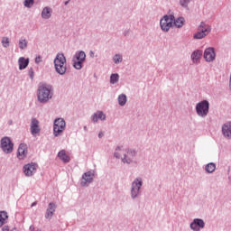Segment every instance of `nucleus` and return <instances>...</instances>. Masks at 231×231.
<instances>
[{"instance_id": "f257e3e1", "label": "nucleus", "mask_w": 231, "mask_h": 231, "mask_svg": "<svg viewBox=\"0 0 231 231\" xmlns=\"http://www.w3.org/2000/svg\"><path fill=\"white\" fill-rule=\"evenodd\" d=\"M116 158H121L124 163H133L136 152L134 150H124L121 147H117L115 152Z\"/></svg>"}, {"instance_id": "f03ea898", "label": "nucleus", "mask_w": 231, "mask_h": 231, "mask_svg": "<svg viewBox=\"0 0 231 231\" xmlns=\"http://www.w3.org/2000/svg\"><path fill=\"white\" fill-rule=\"evenodd\" d=\"M51 97H53L51 87L44 84L39 86L37 91V98L41 104H46V102H48Z\"/></svg>"}, {"instance_id": "7ed1b4c3", "label": "nucleus", "mask_w": 231, "mask_h": 231, "mask_svg": "<svg viewBox=\"0 0 231 231\" xmlns=\"http://www.w3.org/2000/svg\"><path fill=\"white\" fill-rule=\"evenodd\" d=\"M54 68H55V70L59 73V75L66 74L68 67L66 65V57L64 56V54L62 53L57 54L54 60Z\"/></svg>"}, {"instance_id": "20e7f679", "label": "nucleus", "mask_w": 231, "mask_h": 231, "mask_svg": "<svg viewBox=\"0 0 231 231\" xmlns=\"http://www.w3.org/2000/svg\"><path fill=\"white\" fill-rule=\"evenodd\" d=\"M174 23V15H164L162 19H161L160 24L162 32H167L172 28V24Z\"/></svg>"}, {"instance_id": "39448f33", "label": "nucleus", "mask_w": 231, "mask_h": 231, "mask_svg": "<svg viewBox=\"0 0 231 231\" xmlns=\"http://www.w3.org/2000/svg\"><path fill=\"white\" fill-rule=\"evenodd\" d=\"M66 129V122L62 118H58L54 121L53 134L54 136H60Z\"/></svg>"}, {"instance_id": "423d86ee", "label": "nucleus", "mask_w": 231, "mask_h": 231, "mask_svg": "<svg viewBox=\"0 0 231 231\" xmlns=\"http://www.w3.org/2000/svg\"><path fill=\"white\" fill-rule=\"evenodd\" d=\"M84 60H86V52H77L73 58V67L76 69H82V64L84 63Z\"/></svg>"}, {"instance_id": "0eeeda50", "label": "nucleus", "mask_w": 231, "mask_h": 231, "mask_svg": "<svg viewBox=\"0 0 231 231\" xmlns=\"http://www.w3.org/2000/svg\"><path fill=\"white\" fill-rule=\"evenodd\" d=\"M208 107H209V104L208 101L204 100L199 102L197 106H196V111H197V115H199V116H207V115H208Z\"/></svg>"}, {"instance_id": "6e6552de", "label": "nucleus", "mask_w": 231, "mask_h": 231, "mask_svg": "<svg viewBox=\"0 0 231 231\" xmlns=\"http://www.w3.org/2000/svg\"><path fill=\"white\" fill-rule=\"evenodd\" d=\"M1 148L4 152L6 154H10L14 151V144L12 143V141L8 137H4L1 140Z\"/></svg>"}, {"instance_id": "1a4fd4ad", "label": "nucleus", "mask_w": 231, "mask_h": 231, "mask_svg": "<svg viewBox=\"0 0 231 231\" xmlns=\"http://www.w3.org/2000/svg\"><path fill=\"white\" fill-rule=\"evenodd\" d=\"M142 188V179L135 180L132 184V198H136Z\"/></svg>"}, {"instance_id": "9d476101", "label": "nucleus", "mask_w": 231, "mask_h": 231, "mask_svg": "<svg viewBox=\"0 0 231 231\" xmlns=\"http://www.w3.org/2000/svg\"><path fill=\"white\" fill-rule=\"evenodd\" d=\"M204 59L207 60V62H212V60H215L216 51H214V48L209 47V48L205 50Z\"/></svg>"}, {"instance_id": "9b49d317", "label": "nucleus", "mask_w": 231, "mask_h": 231, "mask_svg": "<svg viewBox=\"0 0 231 231\" xmlns=\"http://www.w3.org/2000/svg\"><path fill=\"white\" fill-rule=\"evenodd\" d=\"M28 154V146L25 143H21L18 147L17 158L24 160Z\"/></svg>"}, {"instance_id": "f8f14e48", "label": "nucleus", "mask_w": 231, "mask_h": 231, "mask_svg": "<svg viewBox=\"0 0 231 231\" xmlns=\"http://www.w3.org/2000/svg\"><path fill=\"white\" fill-rule=\"evenodd\" d=\"M35 171H37V164L29 163L23 166V172L25 176H33L35 174Z\"/></svg>"}, {"instance_id": "ddd939ff", "label": "nucleus", "mask_w": 231, "mask_h": 231, "mask_svg": "<svg viewBox=\"0 0 231 231\" xmlns=\"http://www.w3.org/2000/svg\"><path fill=\"white\" fill-rule=\"evenodd\" d=\"M191 230L199 231L201 228H205V222L203 219L195 218L190 224Z\"/></svg>"}, {"instance_id": "4468645a", "label": "nucleus", "mask_w": 231, "mask_h": 231, "mask_svg": "<svg viewBox=\"0 0 231 231\" xmlns=\"http://www.w3.org/2000/svg\"><path fill=\"white\" fill-rule=\"evenodd\" d=\"M93 178H95V175L91 171L85 172L82 176L81 180V187H86L88 183H91L93 181Z\"/></svg>"}, {"instance_id": "2eb2a0df", "label": "nucleus", "mask_w": 231, "mask_h": 231, "mask_svg": "<svg viewBox=\"0 0 231 231\" xmlns=\"http://www.w3.org/2000/svg\"><path fill=\"white\" fill-rule=\"evenodd\" d=\"M31 133L32 134H33V136L41 133V128L39 127V121L35 118H32L31 122Z\"/></svg>"}, {"instance_id": "dca6fc26", "label": "nucleus", "mask_w": 231, "mask_h": 231, "mask_svg": "<svg viewBox=\"0 0 231 231\" xmlns=\"http://www.w3.org/2000/svg\"><path fill=\"white\" fill-rule=\"evenodd\" d=\"M55 208H57V206L54 203H50L49 208H47L45 217L46 219H51L53 217V213L55 212Z\"/></svg>"}, {"instance_id": "f3484780", "label": "nucleus", "mask_w": 231, "mask_h": 231, "mask_svg": "<svg viewBox=\"0 0 231 231\" xmlns=\"http://www.w3.org/2000/svg\"><path fill=\"white\" fill-rule=\"evenodd\" d=\"M222 133L226 138H231V123H226L222 126Z\"/></svg>"}, {"instance_id": "a211bd4d", "label": "nucleus", "mask_w": 231, "mask_h": 231, "mask_svg": "<svg viewBox=\"0 0 231 231\" xmlns=\"http://www.w3.org/2000/svg\"><path fill=\"white\" fill-rule=\"evenodd\" d=\"M210 30L211 28L207 27L204 32L199 31L194 34V39H204V37H207L210 33Z\"/></svg>"}, {"instance_id": "6ab92c4d", "label": "nucleus", "mask_w": 231, "mask_h": 231, "mask_svg": "<svg viewBox=\"0 0 231 231\" xmlns=\"http://www.w3.org/2000/svg\"><path fill=\"white\" fill-rule=\"evenodd\" d=\"M58 157L60 158V160H61V162H64V163H69V155L66 153V151L61 150L59 153H58Z\"/></svg>"}, {"instance_id": "aec40b11", "label": "nucleus", "mask_w": 231, "mask_h": 231, "mask_svg": "<svg viewBox=\"0 0 231 231\" xmlns=\"http://www.w3.org/2000/svg\"><path fill=\"white\" fill-rule=\"evenodd\" d=\"M18 64H19V69H26V68H28V64H30V60L20 58L18 60Z\"/></svg>"}, {"instance_id": "412c9836", "label": "nucleus", "mask_w": 231, "mask_h": 231, "mask_svg": "<svg viewBox=\"0 0 231 231\" xmlns=\"http://www.w3.org/2000/svg\"><path fill=\"white\" fill-rule=\"evenodd\" d=\"M98 120H106V115L102 111H97L92 116L93 122H98Z\"/></svg>"}, {"instance_id": "4be33fe9", "label": "nucleus", "mask_w": 231, "mask_h": 231, "mask_svg": "<svg viewBox=\"0 0 231 231\" xmlns=\"http://www.w3.org/2000/svg\"><path fill=\"white\" fill-rule=\"evenodd\" d=\"M202 55H203V51H195L191 54V59H192L193 62L198 64V62H199V59H201Z\"/></svg>"}, {"instance_id": "5701e85b", "label": "nucleus", "mask_w": 231, "mask_h": 231, "mask_svg": "<svg viewBox=\"0 0 231 231\" xmlns=\"http://www.w3.org/2000/svg\"><path fill=\"white\" fill-rule=\"evenodd\" d=\"M42 19H50L51 17V9L50 7H45L42 12Z\"/></svg>"}, {"instance_id": "b1692460", "label": "nucleus", "mask_w": 231, "mask_h": 231, "mask_svg": "<svg viewBox=\"0 0 231 231\" xmlns=\"http://www.w3.org/2000/svg\"><path fill=\"white\" fill-rule=\"evenodd\" d=\"M8 219V213L6 211H0V228L6 223V220Z\"/></svg>"}, {"instance_id": "393cba45", "label": "nucleus", "mask_w": 231, "mask_h": 231, "mask_svg": "<svg viewBox=\"0 0 231 231\" xmlns=\"http://www.w3.org/2000/svg\"><path fill=\"white\" fill-rule=\"evenodd\" d=\"M184 23H185V19L183 17L178 18L173 23L174 26H176L177 28H181V26H183Z\"/></svg>"}, {"instance_id": "a878e982", "label": "nucleus", "mask_w": 231, "mask_h": 231, "mask_svg": "<svg viewBox=\"0 0 231 231\" xmlns=\"http://www.w3.org/2000/svg\"><path fill=\"white\" fill-rule=\"evenodd\" d=\"M118 102H119V106H125L127 102V97L124 94L120 95L118 97Z\"/></svg>"}, {"instance_id": "bb28decb", "label": "nucleus", "mask_w": 231, "mask_h": 231, "mask_svg": "<svg viewBox=\"0 0 231 231\" xmlns=\"http://www.w3.org/2000/svg\"><path fill=\"white\" fill-rule=\"evenodd\" d=\"M206 171H207L208 173L214 172V171H216V164H214V162L208 163V164L206 166Z\"/></svg>"}, {"instance_id": "cd10ccee", "label": "nucleus", "mask_w": 231, "mask_h": 231, "mask_svg": "<svg viewBox=\"0 0 231 231\" xmlns=\"http://www.w3.org/2000/svg\"><path fill=\"white\" fill-rule=\"evenodd\" d=\"M118 79H120L118 74H112L111 77H110V82L112 84H116V82H118Z\"/></svg>"}, {"instance_id": "c85d7f7f", "label": "nucleus", "mask_w": 231, "mask_h": 231, "mask_svg": "<svg viewBox=\"0 0 231 231\" xmlns=\"http://www.w3.org/2000/svg\"><path fill=\"white\" fill-rule=\"evenodd\" d=\"M28 46V42L26 40H20L19 41V48L21 50H24Z\"/></svg>"}, {"instance_id": "c756f323", "label": "nucleus", "mask_w": 231, "mask_h": 231, "mask_svg": "<svg viewBox=\"0 0 231 231\" xmlns=\"http://www.w3.org/2000/svg\"><path fill=\"white\" fill-rule=\"evenodd\" d=\"M191 0H180V5L183 8H187L189 6V3H190Z\"/></svg>"}, {"instance_id": "7c9ffc66", "label": "nucleus", "mask_w": 231, "mask_h": 231, "mask_svg": "<svg viewBox=\"0 0 231 231\" xmlns=\"http://www.w3.org/2000/svg\"><path fill=\"white\" fill-rule=\"evenodd\" d=\"M2 44L4 48H8L10 46V40L8 38H3Z\"/></svg>"}, {"instance_id": "2f4dec72", "label": "nucleus", "mask_w": 231, "mask_h": 231, "mask_svg": "<svg viewBox=\"0 0 231 231\" xmlns=\"http://www.w3.org/2000/svg\"><path fill=\"white\" fill-rule=\"evenodd\" d=\"M207 28H210L209 25H207L205 23H201L200 25L199 26V31L205 32Z\"/></svg>"}, {"instance_id": "473e14b6", "label": "nucleus", "mask_w": 231, "mask_h": 231, "mask_svg": "<svg viewBox=\"0 0 231 231\" xmlns=\"http://www.w3.org/2000/svg\"><path fill=\"white\" fill-rule=\"evenodd\" d=\"M24 6L27 8H32V6H33V0H25Z\"/></svg>"}, {"instance_id": "72a5a7b5", "label": "nucleus", "mask_w": 231, "mask_h": 231, "mask_svg": "<svg viewBox=\"0 0 231 231\" xmlns=\"http://www.w3.org/2000/svg\"><path fill=\"white\" fill-rule=\"evenodd\" d=\"M114 62L116 64H118V63L122 62V56H120L118 54H116L115 57H114Z\"/></svg>"}, {"instance_id": "f704fd0d", "label": "nucleus", "mask_w": 231, "mask_h": 231, "mask_svg": "<svg viewBox=\"0 0 231 231\" xmlns=\"http://www.w3.org/2000/svg\"><path fill=\"white\" fill-rule=\"evenodd\" d=\"M39 62H42V58L41 56L36 57L35 63L39 64Z\"/></svg>"}, {"instance_id": "c9c22d12", "label": "nucleus", "mask_w": 231, "mask_h": 231, "mask_svg": "<svg viewBox=\"0 0 231 231\" xmlns=\"http://www.w3.org/2000/svg\"><path fill=\"white\" fill-rule=\"evenodd\" d=\"M2 231H10V227L8 226H4Z\"/></svg>"}, {"instance_id": "e433bc0d", "label": "nucleus", "mask_w": 231, "mask_h": 231, "mask_svg": "<svg viewBox=\"0 0 231 231\" xmlns=\"http://www.w3.org/2000/svg\"><path fill=\"white\" fill-rule=\"evenodd\" d=\"M102 136H104V133L100 132V133L98 134V138H102Z\"/></svg>"}, {"instance_id": "4c0bfd02", "label": "nucleus", "mask_w": 231, "mask_h": 231, "mask_svg": "<svg viewBox=\"0 0 231 231\" xmlns=\"http://www.w3.org/2000/svg\"><path fill=\"white\" fill-rule=\"evenodd\" d=\"M35 205H37V202H33L31 207H35Z\"/></svg>"}, {"instance_id": "58836bf2", "label": "nucleus", "mask_w": 231, "mask_h": 231, "mask_svg": "<svg viewBox=\"0 0 231 231\" xmlns=\"http://www.w3.org/2000/svg\"><path fill=\"white\" fill-rule=\"evenodd\" d=\"M65 5H68V2H65Z\"/></svg>"}]
</instances>
